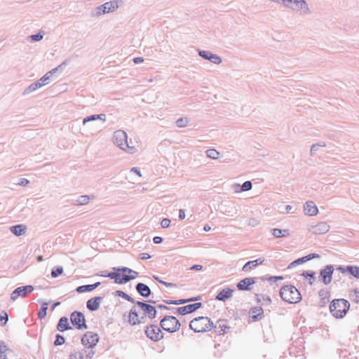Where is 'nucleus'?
<instances>
[{
	"instance_id": "nucleus-1",
	"label": "nucleus",
	"mask_w": 359,
	"mask_h": 359,
	"mask_svg": "<svg viewBox=\"0 0 359 359\" xmlns=\"http://www.w3.org/2000/svg\"><path fill=\"white\" fill-rule=\"evenodd\" d=\"M349 309L350 303L344 299H334L330 304V313L337 319L345 317Z\"/></svg>"
},
{
	"instance_id": "nucleus-2",
	"label": "nucleus",
	"mask_w": 359,
	"mask_h": 359,
	"mask_svg": "<svg viewBox=\"0 0 359 359\" xmlns=\"http://www.w3.org/2000/svg\"><path fill=\"white\" fill-rule=\"evenodd\" d=\"M137 272L133 271L128 268L118 269L116 272L109 273L107 277L114 279L116 283L123 284L137 276Z\"/></svg>"
},
{
	"instance_id": "nucleus-3",
	"label": "nucleus",
	"mask_w": 359,
	"mask_h": 359,
	"mask_svg": "<svg viewBox=\"0 0 359 359\" xmlns=\"http://www.w3.org/2000/svg\"><path fill=\"white\" fill-rule=\"evenodd\" d=\"M282 299L289 304H296L301 301L302 295L299 291L293 285H285L280 290Z\"/></svg>"
},
{
	"instance_id": "nucleus-4",
	"label": "nucleus",
	"mask_w": 359,
	"mask_h": 359,
	"mask_svg": "<svg viewBox=\"0 0 359 359\" xmlns=\"http://www.w3.org/2000/svg\"><path fill=\"white\" fill-rule=\"evenodd\" d=\"M213 326L210 318L200 316L193 319L189 323V327L195 332H205L210 331Z\"/></svg>"
},
{
	"instance_id": "nucleus-5",
	"label": "nucleus",
	"mask_w": 359,
	"mask_h": 359,
	"mask_svg": "<svg viewBox=\"0 0 359 359\" xmlns=\"http://www.w3.org/2000/svg\"><path fill=\"white\" fill-rule=\"evenodd\" d=\"M161 327L168 332H175L180 329V323L179 320L174 316H168L161 320Z\"/></svg>"
},
{
	"instance_id": "nucleus-6",
	"label": "nucleus",
	"mask_w": 359,
	"mask_h": 359,
	"mask_svg": "<svg viewBox=\"0 0 359 359\" xmlns=\"http://www.w3.org/2000/svg\"><path fill=\"white\" fill-rule=\"evenodd\" d=\"M114 142L122 149L129 152L134 153L136 149L135 147H130L127 142V135L124 131L118 130L114 135Z\"/></svg>"
},
{
	"instance_id": "nucleus-7",
	"label": "nucleus",
	"mask_w": 359,
	"mask_h": 359,
	"mask_svg": "<svg viewBox=\"0 0 359 359\" xmlns=\"http://www.w3.org/2000/svg\"><path fill=\"white\" fill-rule=\"evenodd\" d=\"M145 334L148 338L154 341H158L163 338L160 327L156 325H150L147 326L145 329Z\"/></svg>"
},
{
	"instance_id": "nucleus-8",
	"label": "nucleus",
	"mask_w": 359,
	"mask_h": 359,
	"mask_svg": "<svg viewBox=\"0 0 359 359\" xmlns=\"http://www.w3.org/2000/svg\"><path fill=\"white\" fill-rule=\"evenodd\" d=\"M128 321L133 325H135L144 323V316L142 311L136 307H133L129 312Z\"/></svg>"
},
{
	"instance_id": "nucleus-9",
	"label": "nucleus",
	"mask_w": 359,
	"mask_h": 359,
	"mask_svg": "<svg viewBox=\"0 0 359 359\" xmlns=\"http://www.w3.org/2000/svg\"><path fill=\"white\" fill-rule=\"evenodd\" d=\"M70 320L72 325L79 330L86 329V320L84 316L81 312H73L71 314Z\"/></svg>"
},
{
	"instance_id": "nucleus-10",
	"label": "nucleus",
	"mask_w": 359,
	"mask_h": 359,
	"mask_svg": "<svg viewBox=\"0 0 359 359\" xmlns=\"http://www.w3.org/2000/svg\"><path fill=\"white\" fill-rule=\"evenodd\" d=\"M137 305L142 311L144 318L147 316L148 318H149L150 319H153L155 318L156 311V309L154 306H153L149 304L141 302H138L137 303Z\"/></svg>"
},
{
	"instance_id": "nucleus-11",
	"label": "nucleus",
	"mask_w": 359,
	"mask_h": 359,
	"mask_svg": "<svg viewBox=\"0 0 359 359\" xmlns=\"http://www.w3.org/2000/svg\"><path fill=\"white\" fill-rule=\"evenodd\" d=\"M34 290L32 285L22 286L16 288L11 294V299L15 301L19 297H25L29 293Z\"/></svg>"
},
{
	"instance_id": "nucleus-12",
	"label": "nucleus",
	"mask_w": 359,
	"mask_h": 359,
	"mask_svg": "<svg viewBox=\"0 0 359 359\" xmlns=\"http://www.w3.org/2000/svg\"><path fill=\"white\" fill-rule=\"evenodd\" d=\"M98 336L92 332H86L81 339L83 345L90 348L95 346L98 341Z\"/></svg>"
},
{
	"instance_id": "nucleus-13",
	"label": "nucleus",
	"mask_w": 359,
	"mask_h": 359,
	"mask_svg": "<svg viewBox=\"0 0 359 359\" xmlns=\"http://www.w3.org/2000/svg\"><path fill=\"white\" fill-rule=\"evenodd\" d=\"M330 230V225L325 222H320L310 227L309 231L316 235L325 234Z\"/></svg>"
},
{
	"instance_id": "nucleus-14",
	"label": "nucleus",
	"mask_w": 359,
	"mask_h": 359,
	"mask_svg": "<svg viewBox=\"0 0 359 359\" xmlns=\"http://www.w3.org/2000/svg\"><path fill=\"white\" fill-rule=\"evenodd\" d=\"M249 322H256L264 318V311L260 306L252 308L249 311Z\"/></svg>"
},
{
	"instance_id": "nucleus-15",
	"label": "nucleus",
	"mask_w": 359,
	"mask_h": 359,
	"mask_svg": "<svg viewBox=\"0 0 359 359\" xmlns=\"http://www.w3.org/2000/svg\"><path fill=\"white\" fill-rule=\"evenodd\" d=\"M333 272L332 266H327L320 271V277L325 284L327 285L331 283Z\"/></svg>"
},
{
	"instance_id": "nucleus-16",
	"label": "nucleus",
	"mask_w": 359,
	"mask_h": 359,
	"mask_svg": "<svg viewBox=\"0 0 359 359\" xmlns=\"http://www.w3.org/2000/svg\"><path fill=\"white\" fill-rule=\"evenodd\" d=\"M202 306L201 303H195L192 304H188L184 306L179 307L177 309V313L181 315H185L187 313H192L197 310L198 309L201 308Z\"/></svg>"
},
{
	"instance_id": "nucleus-17",
	"label": "nucleus",
	"mask_w": 359,
	"mask_h": 359,
	"mask_svg": "<svg viewBox=\"0 0 359 359\" xmlns=\"http://www.w3.org/2000/svg\"><path fill=\"white\" fill-rule=\"evenodd\" d=\"M233 290L226 287L221 290L216 296V299L219 301H225L233 296Z\"/></svg>"
},
{
	"instance_id": "nucleus-18",
	"label": "nucleus",
	"mask_w": 359,
	"mask_h": 359,
	"mask_svg": "<svg viewBox=\"0 0 359 359\" xmlns=\"http://www.w3.org/2000/svg\"><path fill=\"white\" fill-rule=\"evenodd\" d=\"M102 300L101 297H96L90 299L87 302V308L92 311H97L100 305V303Z\"/></svg>"
},
{
	"instance_id": "nucleus-19",
	"label": "nucleus",
	"mask_w": 359,
	"mask_h": 359,
	"mask_svg": "<svg viewBox=\"0 0 359 359\" xmlns=\"http://www.w3.org/2000/svg\"><path fill=\"white\" fill-rule=\"evenodd\" d=\"M304 212L308 215L315 216L318 214V209L313 201H308L304 205Z\"/></svg>"
},
{
	"instance_id": "nucleus-20",
	"label": "nucleus",
	"mask_w": 359,
	"mask_h": 359,
	"mask_svg": "<svg viewBox=\"0 0 359 359\" xmlns=\"http://www.w3.org/2000/svg\"><path fill=\"white\" fill-rule=\"evenodd\" d=\"M255 283V278H245L241 280L238 284L237 287L240 290H250V286Z\"/></svg>"
},
{
	"instance_id": "nucleus-21",
	"label": "nucleus",
	"mask_w": 359,
	"mask_h": 359,
	"mask_svg": "<svg viewBox=\"0 0 359 359\" xmlns=\"http://www.w3.org/2000/svg\"><path fill=\"white\" fill-rule=\"evenodd\" d=\"M318 257H319L318 255L310 254V255H309L307 256H305V257H303L302 258L297 259V260L292 262L288 266V268L289 269L292 268L293 266H295L297 264H300L304 263V262H307L309 260H311L313 258Z\"/></svg>"
},
{
	"instance_id": "nucleus-22",
	"label": "nucleus",
	"mask_w": 359,
	"mask_h": 359,
	"mask_svg": "<svg viewBox=\"0 0 359 359\" xmlns=\"http://www.w3.org/2000/svg\"><path fill=\"white\" fill-rule=\"evenodd\" d=\"M118 1H116L107 2L101 6V8H102V12L104 13L113 12L116 8H118Z\"/></svg>"
},
{
	"instance_id": "nucleus-23",
	"label": "nucleus",
	"mask_w": 359,
	"mask_h": 359,
	"mask_svg": "<svg viewBox=\"0 0 359 359\" xmlns=\"http://www.w3.org/2000/svg\"><path fill=\"white\" fill-rule=\"evenodd\" d=\"M26 230L27 226L23 224H18L11 227V231L17 236L24 235Z\"/></svg>"
},
{
	"instance_id": "nucleus-24",
	"label": "nucleus",
	"mask_w": 359,
	"mask_h": 359,
	"mask_svg": "<svg viewBox=\"0 0 359 359\" xmlns=\"http://www.w3.org/2000/svg\"><path fill=\"white\" fill-rule=\"evenodd\" d=\"M138 292L143 297H147L151 294L149 287L144 283H138L136 286Z\"/></svg>"
},
{
	"instance_id": "nucleus-25",
	"label": "nucleus",
	"mask_w": 359,
	"mask_h": 359,
	"mask_svg": "<svg viewBox=\"0 0 359 359\" xmlns=\"http://www.w3.org/2000/svg\"><path fill=\"white\" fill-rule=\"evenodd\" d=\"M263 262H264V259H257L256 260L249 261L243 266V271H249L253 267L262 264Z\"/></svg>"
},
{
	"instance_id": "nucleus-26",
	"label": "nucleus",
	"mask_w": 359,
	"mask_h": 359,
	"mask_svg": "<svg viewBox=\"0 0 359 359\" xmlns=\"http://www.w3.org/2000/svg\"><path fill=\"white\" fill-rule=\"evenodd\" d=\"M100 285V282H97L93 285H81L77 287L76 291L79 293L90 292L97 287Z\"/></svg>"
},
{
	"instance_id": "nucleus-27",
	"label": "nucleus",
	"mask_w": 359,
	"mask_h": 359,
	"mask_svg": "<svg viewBox=\"0 0 359 359\" xmlns=\"http://www.w3.org/2000/svg\"><path fill=\"white\" fill-rule=\"evenodd\" d=\"M318 294L320 297V305L323 306L329 301L330 297V292L327 290H320Z\"/></svg>"
},
{
	"instance_id": "nucleus-28",
	"label": "nucleus",
	"mask_w": 359,
	"mask_h": 359,
	"mask_svg": "<svg viewBox=\"0 0 359 359\" xmlns=\"http://www.w3.org/2000/svg\"><path fill=\"white\" fill-rule=\"evenodd\" d=\"M272 234L274 237L278 238L287 237L290 236V231L288 229H273L272 230Z\"/></svg>"
},
{
	"instance_id": "nucleus-29",
	"label": "nucleus",
	"mask_w": 359,
	"mask_h": 359,
	"mask_svg": "<svg viewBox=\"0 0 359 359\" xmlns=\"http://www.w3.org/2000/svg\"><path fill=\"white\" fill-rule=\"evenodd\" d=\"M57 330L60 332H64L69 328V322L68 319L66 317H62L60 319V321L57 324Z\"/></svg>"
},
{
	"instance_id": "nucleus-30",
	"label": "nucleus",
	"mask_w": 359,
	"mask_h": 359,
	"mask_svg": "<svg viewBox=\"0 0 359 359\" xmlns=\"http://www.w3.org/2000/svg\"><path fill=\"white\" fill-rule=\"evenodd\" d=\"M11 350L4 343H0V358L1 359H7Z\"/></svg>"
},
{
	"instance_id": "nucleus-31",
	"label": "nucleus",
	"mask_w": 359,
	"mask_h": 359,
	"mask_svg": "<svg viewBox=\"0 0 359 359\" xmlns=\"http://www.w3.org/2000/svg\"><path fill=\"white\" fill-rule=\"evenodd\" d=\"M207 156L212 159H217L219 157V153L214 149H210L206 151Z\"/></svg>"
},
{
	"instance_id": "nucleus-32",
	"label": "nucleus",
	"mask_w": 359,
	"mask_h": 359,
	"mask_svg": "<svg viewBox=\"0 0 359 359\" xmlns=\"http://www.w3.org/2000/svg\"><path fill=\"white\" fill-rule=\"evenodd\" d=\"M47 309H48V304L45 303V304H43L41 309H40V311L38 313V316L40 319H43L45 318V316H46Z\"/></svg>"
},
{
	"instance_id": "nucleus-33",
	"label": "nucleus",
	"mask_w": 359,
	"mask_h": 359,
	"mask_svg": "<svg viewBox=\"0 0 359 359\" xmlns=\"http://www.w3.org/2000/svg\"><path fill=\"white\" fill-rule=\"evenodd\" d=\"M43 86H44V83H41V81H36V83L31 84L29 86L28 90L29 92H32L36 90L39 88L42 87Z\"/></svg>"
},
{
	"instance_id": "nucleus-34",
	"label": "nucleus",
	"mask_w": 359,
	"mask_h": 359,
	"mask_svg": "<svg viewBox=\"0 0 359 359\" xmlns=\"http://www.w3.org/2000/svg\"><path fill=\"white\" fill-rule=\"evenodd\" d=\"M348 272L356 278H359V268L358 266H348Z\"/></svg>"
},
{
	"instance_id": "nucleus-35",
	"label": "nucleus",
	"mask_w": 359,
	"mask_h": 359,
	"mask_svg": "<svg viewBox=\"0 0 359 359\" xmlns=\"http://www.w3.org/2000/svg\"><path fill=\"white\" fill-rule=\"evenodd\" d=\"M57 70V68L53 69V70L48 72L43 77L40 79L38 81H41V83H44V85L47 83V81L50 79V74H52Z\"/></svg>"
},
{
	"instance_id": "nucleus-36",
	"label": "nucleus",
	"mask_w": 359,
	"mask_h": 359,
	"mask_svg": "<svg viewBox=\"0 0 359 359\" xmlns=\"http://www.w3.org/2000/svg\"><path fill=\"white\" fill-rule=\"evenodd\" d=\"M200 299H201L200 297H197L191 298L189 299H181V300H178V301H174L172 302H170V304H184L186 302H191V301H197V300H199Z\"/></svg>"
},
{
	"instance_id": "nucleus-37",
	"label": "nucleus",
	"mask_w": 359,
	"mask_h": 359,
	"mask_svg": "<svg viewBox=\"0 0 359 359\" xmlns=\"http://www.w3.org/2000/svg\"><path fill=\"white\" fill-rule=\"evenodd\" d=\"M90 197L88 196H81L78 200V204L86 205L89 203Z\"/></svg>"
},
{
	"instance_id": "nucleus-38",
	"label": "nucleus",
	"mask_w": 359,
	"mask_h": 359,
	"mask_svg": "<svg viewBox=\"0 0 359 359\" xmlns=\"http://www.w3.org/2000/svg\"><path fill=\"white\" fill-rule=\"evenodd\" d=\"M154 278L160 283L163 284V285L166 286V287H177V285L175 284V283H167V282H165L161 279H159L158 277H156L154 276Z\"/></svg>"
},
{
	"instance_id": "nucleus-39",
	"label": "nucleus",
	"mask_w": 359,
	"mask_h": 359,
	"mask_svg": "<svg viewBox=\"0 0 359 359\" xmlns=\"http://www.w3.org/2000/svg\"><path fill=\"white\" fill-rule=\"evenodd\" d=\"M176 123H177V126L178 127H184L187 125L188 123V119L187 118H179L177 121H176Z\"/></svg>"
},
{
	"instance_id": "nucleus-40",
	"label": "nucleus",
	"mask_w": 359,
	"mask_h": 359,
	"mask_svg": "<svg viewBox=\"0 0 359 359\" xmlns=\"http://www.w3.org/2000/svg\"><path fill=\"white\" fill-rule=\"evenodd\" d=\"M63 273V269L62 267H57L54 269L51 272V276L53 278H56L58 276L61 275Z\"/></svg>"
},
{
	"instance_id": "nucleus-41",
	"label": "nucleus",
	"mask_w": 359,
	"mask_h": 359,
	"mask_svg": "<svg viewBox=\"0 0 359 359\" xmlns=\"http://www.w3.org/2000/svg\"><path fill=\"white\" fill-rule=\"evenodd\" d=\"M208 60L215 64H219L222 61L219 57L212 54H210V57H208Z\"/></svg>"
},
{
	"instance_id": "nucleus-42",
	"label": "nucleus",
	"mask_w": 359,
	"mask_h": 359,
	"mask_svg": "<svg viewBox=\"0 0 359 359\" xmlns=\"http://www.w3.org/2000/svg\"><path fill=\"white\" fill-rule=\"evenodd\" d=\"M65 343V338L63 337H62L61 335L60 334H57L56 336V339L54 342V344L55 346H60V345H62Z\"/></svg>"
},
{
	"instance_id": "nucleus-43",
	"label": "nucleus",
	"mask_w": 359,
	"mask_h": 359,
	"mask_svg": "<svg viewBox=\"0 0 359 359\" xmlns=\"http://www.w3.org/2000/svg\"><path fill=\"white\" fill-rule=\"evenodd\" d=\"M252 188V184L250 181L245 182L242 185V189L243 191H248L251 189Z\"/></svg>"
},
{
	"instance_id": "nucleus-44",
	"label": "nucleus",
	"mask_w": 359,
	"mask_h": 359,
	"mask_svg": "<svg viewBox=\"0 0 359 359\" xmlns=\"http://www.w3.org/2000/svg\"><path fill=\"white\" fill-rule=\"evenodd\" d=\"M170 220L167 218L163 219L161 222V225L163 228H167L170 226Z\"/></svg>"
},
{
	"instance_id": "nucleus-45",
	"label": "nucleus",
	"mask_w": 359,
	"mask_h": 359,
	"mask_svg": "<svg viewBox=\"0 0 359 359\" xmlns=\"http://www.w3.org/2000/svg\"><path fill=\"white\" fill-rule=\"evenodd\" d=\"M302 276H304L305 278H309L310 283H312V280H314L313 273H303Z\"/></svg>"
},
{
	"instance_id": "nucleus-46",
	"label": "nucleus",
	"mask_w": 359,
	"mask_h": 359,
	"mask_svg": "<svg viewBox=\"0 0 359 359\" xmlns=\"http://www.w3.org/2000/svg\"><path fill=\"white\" fill-rule=\"evenodd\" d=\"M7 320H8V315L6 313L0 314V322L4 321L3 324H6Z\"/></svg>"
},
{
	"instance_id": "nucleus-47",
	"label": "nucleus",
	"mask_w": 359,
	"mask_h": 359,
	"mask_svg": "<svg viewBox=\"0 0 359 359\" xmlns=\"http://www.w3.org/2000/svg\"><path fill=\"white\" fill-rule=\"evenodd\" d=\"M31 38L33 41H40L41 39H42L43 38V36L41 35L40 34H34V35H32L31 36Z\"/></svg>"
},
{
	"instance_id": "nucleus-48",
	"label": "nucleus",
	"mask_w": 359,
	"mask_h": 359,
	"mask_svg": "<svg viewBox=\"0 0 359 359\" xmlns=\"http://www.w3.org/2000/svg\"><path fill=\"white\" fill-rule=\"evenodd\" d=\"M210 54H211L210 53H208V52H206V51H201L199 55L205 58V59H208V57H210Z\"/></svg>"
},
{
	"instance_id": "nucleus-49",
	"label": "nucleus",
	"mask_w": 359,
	"mask_h": 359,
	"mask_svg": "<svg viewBox=\"0 0 359 359\" xmlns=\"http://www.w3.org/2000/svg\"><path fill=\"white\" fill-rule=\"evenodd\" d=\"M118 295L119 296H121L123 297V298H125L127 300H130V297L128 296L127 294H126L125 292H122V291H118Z\"/></svg>"
},
{
	"instance_id": "nucleus-50",
	"label": "nucleus",
	"mask_w": 359,
	"mask_h": 359,
	"mask_svg": "<svg viewBox=\"0 0 359 359\" xmlns=\"http://www.w3.org/2000/svg\"><path fill=\"white\" fill-rule=\"evenodd\" d=\"M133 62H134L135 64L141 63V62H144V59H143L142 57H135V58L133 59Z\"/></svg>"
},
{
	"instance_id": "nucleus-51",
	"label": "nucleus",
	"mask_w": 359,
	"mask_h": 359,
	"mask_svg": "<svg viewBox=\"0 0 359 359\" xmlns=\"http://www.w3.org/2000/svg\"><path fill=\"white\" fill-rule=\"evenodd\" d=\"M140 258L142 259H148L151 258V256L148 253H142L140 255Z\"/></svg>"
},
{
	"instance_id": "nucleus-52",
	"label": "nucleus",
	"mask_w": 359,
	"mask_h": 359,
	"mask_svg": "<svg viewBox=\"0 0 359 359\" xmlns=\"http://www.w3.org/2000/svg\"><path fill=\"white\" fill-rule=\"evenodd\" d=\"M202 269H203V266H202L201 265H198V264H196V265H194V266H192L190 268V269H191V270H198V271H200V270H201Z\"/></svg>"
},
{
	"instance_id": "nucleus-53",
	"label": "nucleus",
	"mask_w": 359,
	"mask_h": 359,
	"mask_svg": "<svg viewBox=\"0 0 359 359\" xmlns=\"http://www.w3.org/2000/svg\"><path fill=\"white\" fill-rule=\"evenodd\" d=\"M154 243L158 244L162 242V238L160 236H155L153 239Z\"/></svg>"
},
{
	"instance_id": "nucleus-54",
	"label": "nucleus",
	"mask_w": 359,
	"mask_h": 359,
	"mask_svg": "<svg viewBox=\"0 0 359 359\" xmlns=\"http://www.w3.org/2000/svg\"><path fill=\"white\" fill-rule=\"evenodd\" d=\"M184 217H185L184 211L183 210H180V211H179V218L180 219H184Z\"/></svg>"
},
{
	"instance_id": "nucleus-55",
	"label": "nucleus",
	"mask_w": 359,
	"mask_h": 359,
	"mask_svg": "<svg viewBox=\"0 0 359 359\" xmlns=\"http://www.w3.org/2000/svg\"><path fill=\"white\" fill-rule=\"evenodd\" d=\"M131 172H133L136 173L137 175H139L140 177H141L140 171L137 168H133L131 169Z\"/></svg>"
},
{
	"instance_id": "nucleus-56",
	"label": "nucleus",
	"mask_w": 359,
	"mask_h": 359,
	"mask_svg": "<svg viewBox=\"0 0 359 359\" xmlns=\"http://www.w3.org/2000/svg\"><path fill=\"white\" fill-rule=\"evenodd\" d=\"M95 118H96L95 116H92L88 117L83 120V123H86L87 121H91V120H95Z\"/></svg>"
},
{
	"instance_id": "nucleus-57",
	"label": "nucleus",
	"mask_w": 359,
	"mask_h": 359,
	"mask_svg": "<svg viewBox=\"0 0 359 359\" xmlns=\"http://www.w3.org/2000/svg\"><path fill=\"white\" fill-rule=\"evenodd\" d=\"M210 226L209 225H205L203 229L205 231H209L210 230Z\"/></svg>"
},
{
	"instance_id": "nucleus-58",
	"label": "nucleus",
	"mask_w": 359,
	"mask_h": 359,
	"mask_svg": "<svg viewBox=\"0 0 359 359\" xmlns=\"http://www.w3.org/2000/svg\"><path fill=\"white\" fill-rule=\"evenodd\" d=\"M37 260L39 262H41L43 260V257L41 255V256H39L38 258H37Z\"/></svg>"
},
{
	"instance_id": "nucleus-59",
	"label": "nucleus",
	"mask_w": 359,
	"mask_h": 359,
	"mask_svg": "<svg viewBox=\"0 0 359 359\" xmlns=\"http://www.w3.org/2000/svg\"><path fill=\"white\" fill-rule=\"evenodd\" d=\"M59 304H60V302H57V303L54 304L53 306V309H54V308L55 306H57V305H59Z\"/></svg>"
},
{
	"instance_id": "nucleus-60",
	"label": "nucleus",
	"mask_w": 359,
	"mask_h": 359,
	"mask_svg": "<svg viewBox=\"0 0 359 359\" xmlns=\"http://www.w3.org/2000/svg\"><path fill=\"white\" fill-rule=\"evenodd\" d=\"M25 182L26 184L28 183V181L27 180H23V181L22 182V184H24Z\"/></svg>"
},
{
	"instance_id": "nucleus-61",
	"label": "nucleus",
	"mask_w": 359,
	"mask_h": 359,
	"mask_svg": "<svg viewBox=\"0 0 359 359\" xmlns=\"http://www.w3.org/2000/svg\"><path fill=\"white\" fill-rule=\"evenodd\" d=\"M287 209L290 210L291 209V206L290 205H287Z\"/></svg>"
}]
</instances>
